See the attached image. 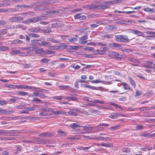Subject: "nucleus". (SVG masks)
Here are the masks:
<instances>
[{
    "label": "nucleus",
    "instance_id": "obj_23",
    "mask_svg": "<svg viewBox=\"0 0 155 155\" xmlns=\"http://www.w3.org/2000/svg\"><path fill=\"white\" fill-rule=\"evenodd\" d=\"M12 43L15 44H21L23 43V41L19 39H16L12 41Z\"/></svg>",
    "mask_w": 155,
    "mask_h": 155
},
{
    "label": "nucleus",
    "instance_id": "obj_52",
    "mask_svg": "<svg viewBox=\"0 0 155 155\" xmlns=\"http://www.w3.org/2000/svg\"><path fill=\"white\" fill-rule=\"evenodd\" d=\"M40 110L45 112H51V111L52 110V109L47 108H42L40 109Z\"/></svg>",
    "mask_w": 155,
    "mask_h": 155
},
{
    "label": "nucleus",
    "instance_id": "obj_6",
    "mask_svg": "<svg viewBox=\"0 0 155 155\" xmlns=\"http://www.w3.org/2000/svg\"><path fill=\"white\" fill-rule=\"evenodd\" d=\"M54 135V132L50 133L48 132H45L40 134L38 135L39 137H50Z\"/></svg>",
    "mask_w": 155,
    "mask_h": 155
},
{
    "label": "nucleus",
    "instance_id": "obj_20",
    "mask_svg": "<svg viewBox=\"0 0 155 155\" xmlns=\"http://www.w3.org/2000/svg\"><path fill=\"white\" fill-rule=\"evenodd\" d=\"M0 135L6 136H9L10 135V133L6 130H0Z\"/></svg>",
    "mask_w": 155,
    "mask_h": 155
},
{
    "label": "nucleus",
    "instance_id": "obj_8",
    "mask_svg": "<svg viewBox=\"0 0 155 155\" xmlns=\"http://www.w3.org/2000/svg\"><path fill=\"white\" fill-rule=\"evenodd\" d=\"M87 8L89 9H100V7L99 5L95 4H92L87 6Z\"/></svg>",
    "mask_w": 155,
    "mask_h": 155
},
{
    "label": "nucleus",
    "instance_id": "obj_47",
    "mask_svg": "<svg viewBox=\"0 0 155 155\" xmlns=\"http://www.w3.org/2000/svg\"><path fill=\"white\" fill-rule=\"evenodd\" d=\"M107 138L106 137H97L96 138V140H106V139Z\"/></svg>",
    "mask_w": 155,
    "mask_h": 155
},
{
    "label": "nucleus",
    "instance_id": "obj_24",
    "mask_svg": "<svg viewBox=\"0 0 155 155\" xmlns=\"http://www.w3.org/2000/svg\"><path fill=\"white\" fill-rule=\"evenodd\" d=\"M128 79L130 81V82L131 84V85L134 87V88H135L136 87V85L135 83V82L134 81V80L132 79V78H131L129 77L128 78Z\"/></svg>",
    "mask_w": 155,
    "mask_h": 155
},
{
    "label": "nucleus",
    "instance_id": "obj_15",
    "mask_svg": "<svg viewBox=\"0 0 155 155\" xmlns=\"http://www.w3.org/2000/svg\"><path fill=\"white\" fill-rule=\"evenodd\" d=\"M122 152L123 153V154L124 155H127V154L130 152V149L128 148L123 149L122 150Z\"/></svg>",
    "mask_w": 155,
    "mask_h": 155
},
{
    "label": "nucleus",
    "instance_id": "obj_59",
    "mask_svg": "<svg viewBox=\"0 0 155 155\" xmlns=\"http://www.w3.org/2000/svg\"><path fill=\"white\" fill-rule=\"evenodd\" d=\"M7 32V30L5 29H2L0 31V33L3 35L6 34Z\"/></svg>",
    "mask_w": 155,
    "mask_h": 155
},
{
    "label": "nucleus",
    "instance_id": "obj_25",
    "mask_svg": "<svg viewBox=\"0 0 155 155\" xmlns=\"http://www.w3.org/2000/svg\"><path fill=\"white\" fill-rule=\"evenodd\" d=\"M123 85L124 87V88L125 89L127 90H131V88L130 87L129 85L125 83H123L122 84Z\"/></svg>",
    "mask_w": 155,
    "mask_h": 155
},
{
    "label": "nucleus",
    "instance_id": "obj_21",
    "mask_svg": "<svg viewBox=\"0 0 155 155\" xmlns=\"http://www.w3.org/2000/svg\"><path fill=\"white\" fill-rule=\"evenodd\" d=\"M44 51L43 48H38L36 50L35 52L38 54H41L43 53Z\"/></svg>",
    "mask_w": 155,
    "mask_h": 155
},
{
    "label": "nucleus",
    "instance_id": "obj_9",
    "mask_svg": "<svg viewBox=\"0 0 155 155\" xmlns=\"http://www.w3.org/2000/svg\"><path fill=\"white\" fill-rule=\"evenodd\" d=\"M79 112L78 110L74 109H71L69 112V114L70 115L75 116L77 115V114Z\"/></svg>",
    "mask_w": 155,
    "mask_h": 155
},
{
    "label": "nucleus",
    "instance_id": "obj_48",
    "mask_svg": "<svg viewBox=\"0 0 155 155\" xmlns=\"http://www.w3.org/2000/svg\"><path fill=\"white\" fill-rule=\"evenodd\" d=\"M61 26V25L59 23H56L53 24L52 25V27L53 28H57Z\"/></svg>",
    "mask_w": 155,
    "mask_h": 155
},
{
    "label": "nucleus",
    "instance_id": "obj_53",
    "mask_svg": "<svg viewBox=\"0 0 155 155\" xmlns=\"http://www.w3.org/2000/svg\"><path fill=\"white\" fill-rule=\"evenodd\" d=\"M104 37L105 38H106L108 39L112 37V35L111 34H106L104 36Z\"/></svg>",
    "mask_w": 155,
    "mask_h": 155
},
{
    "label": "nucleus",
    "instance_id": "obj_7",
    "mask_svg": "<svg viewBox=\"0 0 155 155\" xmlns=\"http://www.w3.org/2000/svg\"><path fill=\"white\" fill-rule=\"evenodd\" d=\"M71 127L73 129H76L77 127H84V128H87V126H81L79 125L77 123H72L71 124Z\"/></svg>",
    "mask_w": 155,
    "mask_h": 155
},
{
    "label": "nucleus",
    "instance_id": "obj_1",
    "mask_svg": "<svg viewBox=\"0 0 155 155\" xmlns=\"http://www.w3.org/2000/svg\"><path fill=\"white\" fill-rule=\"evenodd\" d=\"M23 142L27 143H35L38 144H45L48 143L49 141L47 140H45L42 139H41L38 138H33L31 139L25 140Z\"/></svg>",
    "mask_w": 155,
    "mask_h": 155
},
{
    "label": "nucleus",
    "instance_id": "obj_39",
    "mask_svg": "<svg viewBox=\"0 0 155 155\" xmlns=\"http://www.w3.org/2000/svg\"><path fill=\"white\" fill-rule=\"evenodd\" d=\"M33 91H36L37 90H38V91H42L43 90L45 91V90L42 89H41L38 88L36 87L32 86L31 89Z\"/></svg>",
    "mask_w": 155,
    "mask_h": 155
},
{
    "label": "nucleus",
    "instance_id": "obj_41",
    "mask_svg": "<svg viewBox=\"0 0 155 155\" xmlns=\"http://www.w3.org/2000/svg\"><path fill=\"white\" fill-rule=\"evenodd\" d=\"M150 109L149 107H141L140 108V111H146Z\"/></svg>",
    "mask_w": 155,
    "mask_h": 155
},
{
    "label": "nucleus",
    "instance_id": "obj_44",
    "mask_svg": "<svg viewBox=\"0 0 155 155\" xmlns=\"http://www.w3.org/2000/svg\"><path fill=\"white\" fill-rule=\"evenodd\" d=\"M48 61L49 60L45 58L41 59L40 60V62L41 63H47Z\"/></svg>",
    "mask_w": 155,
    "mask_h": 155
},
{
    "label": "nucleus",
    "instance_id": "obj_32",
    "mask_svg": "<svg viewBox=\"0 0 155 155\" xmlns=\"http://www.w3.org/2000/svg\"><path fill=\"white\" fill-rule=\"evenodd\" d=\"M26 85H16V88L19 89H26Z\"/></svg>",
    "mask_w": 155,
    "mask_h": 155
},
{
    "label": "nucleus",
    "instance_id": "obj_26",
    "mask_svg": "<svg viewBox=\"0 0 155 155\" xmlns=\"http://www.w3.org/2000/svg\"><path fill=\"white\" fill-rule=\"evenodd\" d=\"M17 94H19L21 96H25L28 95V92H24L21 91H18L17 92Z\"/></svg>",
    "mask_w": 155,
    "mask_h": 155
},
{
    "label": "nucleus",
    "instance_id": "obj_62",
    "mask_svg": "<svg viewBox=\"0 0 155 155\" xmlns=\"http://www.w3.org/2000/svg\"><path fill=\"white\" fill-rule=\"evenodd\" d=\"M111 55L116 57L119 56V54L118 53L115 52H113L111 53Z\"/></svg>",
    "mask_w": 155,
    "mask_h": 155
},
{
    "label": "nucleus",
    "instance_id": "obj_60",
    "mask_svg": "<svg viewBox=\"0 0 155 155\" xmlns=\"http://www.w3.org/2000/svg\"><path fill=\"white\" fill-rule=\"evenodd\" d=\"M101 126H104L108 127V126H109V124H106V123L100 124L98 126V127H100Z\"/></svg>",
    "mask_w": 155,
    "mask_h": 155
},
{
    "label": "nucleus",
    "instance_id": "obj_28",
    "mask_svg": "<svg viewBox=\"0 0 155 155\" xmlns=\"http://www.w3.org/2000/svg\"><path fill=\"white\" fill-rule=\"evenodd\" d=\"M19 53V51L12 50L10 52V53L12 55H15Z\"/></svg>",
    "mask_w": 155,
    "mask_h": 155
},
{
    "label": "nucleus",
    "instance_id": "obj_13",
    "mask_svg": "<svg viewBox=\"0 0 155 155\" xmlns=\"http://www.w3.org/2000/svg\"><path fill=\"white\" fill-rule=\"evenodd\" d=\"M42 18L41 17H34L30 18L31 23H35L41 20Z\"/></svg>",
    "mask_w": 155,
    "mask_h": 155
},
{
    "label": "nucleus",
    "instance_id": "obj_10",
    "mask_svg": "<svg viewBox=\"0 0 155 155\" xmlns=\"http://www.w3.org/2000/svg\"><path fill=\"white\" fill-rule=\"evenodd\" d=\"M142 9L144 12H148L150 14H152L154 12V9L153 8H150L149 7H146L143 8Z\"/></svg>",
    "mask_w": 155,
    "mask_h": 155
},
{
    "label": "nucleus",
    "instance_id": "obj_49",
    "mask_svg": "<svg viewBox=\"0 0 155 155\" xmlns=\"http://www.w3.org/2000/svg\"><path fill=\"white\" fill-rule=\"evenodd\" d=\"M93 103H99L101 104H104V102L98 100H94L93 101Z\"/></svg>",
    "mask_w": 155,
    "mask_h": 155
},
{
    "label": "nucleus",
    "instance_id": "obj_29",
    "mask_svg": "<svg viewBox=\"0 0 155 155\" xmlns=\"http://www.w3.org/2000/svg\"><path fill=\"white\" fill-rule=\"evenodd\" d=\"M128 60L130 61L131 62L136 63H140V61L134 59L133 58H129L128 59Z\"/></svg>",
    "mask_w": 155,
    "mask_h": 155
},
{
    "label": "nucleus",
    "instance_id": "obj_30",
    "mask_svg": "<svg viewBox=\"0 0 155 155\" xmlns=\"http://www.w3.org/2000/svg\"><path fill=\"white\" fill-rule=\"evenodd\" d=\"M70 87L69 86L61 85L59 86V88L62 90H67L68 88Z\"/></svg>",
    "mask_w": 155,
    "mask_h": 155
},
{
    "label": "nucleus",
    "instance_id": "obj_43",
    "mask_svg": "<svg viewBox=\"0 0 155 155\" xmlns=\"http://www.w3.org/2000/svg\"><path fill=\"white\" fill-rule=\"evenodd\" d=\"M91 82L92 83H103L104 81H100L99 80H96L92 81H91Z\"/></svg>",
    "mask_w": 155,
    "mask_h": 155
},
{
    "label": "nucleus",
    "instance_id": "obj_42",
    "mask_svg": "<svg viewBox=\"0 0 155 155\" xmlns=\"http://www.w3.org/2000/svg\"><path fill=\"white\" fill-rule=\"evenodd\" d=\"M29 51H28L27 53L25 52H20V53H19L20 55L22 56H27Z\"/></svg>",
    "mask_w": 155,
    "mask_h": 155
},
{
    "label": "nucleus",
    "instance_id": "obj_27",
    "mask_svg": "<svg viewBox=\"0 0 155 155\" xmlns=\"http://www.w3.org/2000/svg\"><path fill=\"white\" fill-rule=\"evenodd\" d=\"M33 94L34 96L39 97H44L45 96L43 93H39L37 92H34L33 93Z\"/></svg>",
    "mask_w": 155,
    "mask_h": 155
},
{
    "label": "nucleus",
    "instance_id": "obj_5",
    "mask_svg": "<svg viewBox=\"0 0 155 155\" xmlns=\"http://www.w3.org/2000/svg\"><path fill=\"white\" fill-rule=\"evenodd\" d=\"M23 18L22 17H12L9 19V21L11 22H18L19 21H22Z\"/></svg>",
    "mask_w": 155,
    "mask_h": 155
},
{
    "label": "nucleus",
    "instance_id": "obj_2",
    "mask_svg": "<svg viewBox=\"0 0 155 155\" xmlns=\"http://www.w3.org/2000/svg\"><path fill=\"white\" fill-rule=\"evenodd\" d=\"M115 37L116 40L120 42H128L130 40L128 39V37L127 36L124 35H115Z\"/></svg>",
    "mask_w": 155,
    "mask_h": 155
},
{
    "label": "nucleus",
    "instance_id": "obj_46",
    "mask_svg": "<svg viewBox=\"0 0 155 155\" xmlns=\"http://www.w3.org/2000/svg\"><path fill=\"white\" fill-rule=\"evenodd\" d=\"M85 50L88 51H94V48L92 47H88L84 48Z\"/></svg>",
    "mask_w": 155,
    "mask_h": 155
},
{
    "label": "nucleus",
    "instance_id": "obj_31",
    "mask_svg": "<svg viewBox=\"0 0 155 155\" xmlns=\"http://www.w3.org/2000/svg\"><path fill=\"white\" fill-rule=\"evenodd\" d=\"M68 40L71 42H75L77 41L78 40L77 38L74 37L73 38H68Z\"/></svg>",
    "mask_w": 155,
    "mask_h": 155
},
{
    "label": "nucleus",
    "instance_id": "obj_58",
    "mask_svg": "<svg viewBox=\"0 0 155 155\" xmlns=\"http://www.w3.org/2000/svg\"><path fill=\"white\" fill-rule=\"evenodd\" d=\"M81 15V14H77L76 15H75L74 16V18L75 19H79V20H80V17Z\"/></svg>",
    "mask_w": 155,
    "mask_h": 155
},
{
    "label": "nucleus",
    "instance_id": "obj_64",
    "mask_svg": "<svg viewBox=\"0 0 155 155\" xmlns=\"http://www.w3.org/2000/svg\"><path fill=\"white\" fill-rule=\"evenodd\" d=\"M18 38L21 39H25V35H20L19 37Z\"/></svg>",
    "mask_w": 155,
    "mask_h": 155
},
{
    "label": "nucleus",
    "instance_id": "obj_35",
    "mask_svg": "<svg viewBox=\"0 0 155 155\" xmlns=\"http://www.w3.org/2000/svg\"><path fill=\"white\" fill-rule=\"evenodd\" d=\"M9 49L8 47L7 46H2L0 47V50L2 51H5Z\"/></svg>",
    "mask_w": 155,
    "mask_h": 155
},
{
    "label": "nucleus",
    "instance_id": "obj_14",
    "mask_svg": "<svg viewBox=\"0 0 155 155\" xmlns=\"http://www.w3.org/2000/svg\"><path fill=\"white\" fill-rule=\"evenodd\" d=\"M41 29L40 28L38 27H34L30 29V31L32 32H36L37 33L39 32Z\"/></svg>",
    "mask_w": 155,
    "mask_h": 155
},
{
    "label": "nucleus",
    "instance_id": "obj_40",
    "mask_svg": "<svg viewBox=\"0 0 155 155\" xmlns=\"http://www.w3.org/2000/svg\"><path fill=\"white\" fill-rule=\"evenodd\" d=\"M5 86L8 87L12 88H16V85H14L10 84H6Z\"/></svg>",
    "mask_w": 155,
    "mask_h": 155
},
{
    "label": "nucleus",
    "instance_id": "obj_34",
    "mask_svg": "<svg viewBox=\"0 0 155 155\" xmlns=\"http://www.w3.org/2000/svg\"><path fill=\"white\" fill-rule=\"evenodd\" d=\"M12 140V137H0V140Z\"/></svg>",
    "mask_w": 155,
    "mask_h": 155
},
{
    "label": "nucleus",
    "instance_id": "obj_33",
    "mask_svg": "<svg viewBox=\"0 0 155 155\" xmlns=\"http://www.w3.org/2000/svg\"><path fill=\"white\" fill-rule=\"evenodd\" d=\"M28 35L33 38H38L40 37V35L38 34L32 33L29 34Z\"/></svg>",
    "mask_w": 155,
    "mask_h": 155
},
{
    "label": "nucleus",
    "instance_id": "obj_38",
    "mask_svg": "<svg viewBox=\"0 0 155 155\" xmlns=\"http://www.w3.org/2000/svg\"><path fill=\"white\" fill-rule=\"evenodd\" d=\"M96 54H104L105 53V52L102 50H97L95 51Z\"/></svg>",
    "mask_w": 155,
    "mask_h": 155
},
{
    "label": "nucleus",
    "instance_id": "obj_19",
    "mask_svg": "<svg viewBox=\"0 0 155 155\" xmlns=\"http://www.w3.org/2000/svg\"><path fill=\"white\" fill-rule=\"evenodd\" d=\"M18 28H21L23 30H25L27 29V27L23 25H17L15 26V29Z\"/></svg>",
    "mask_w": 155,
    "mask_h": 155
},
{
    "label": "nucleus",
    "instance_id": "obj_22",
    "mask_svg": "<svg viewBox=\"0 0 155 155\" xmlns=\"http://www.w3.org/2000/svg\"><path fill=\"white\" fill-rule=\"evenodd\" d=\"M108 46L111 47H121V45L117 43H113L109 44Z\"/></svg>",
    "mask_w": 155,
    "mask_h": 155
},
{
    "label": "nucleus",
    "instance_id": "obj_36",
    "mask_svg": "<svg viewBox=\"0 0 155 155\" xmlns=\"http://www.w3.org/2000/svg\"><path fill=\"white\" fill-rule=\"evenodd\" d=\"M120 115L119 114H115L113 115H111L110 117L113 119H115L116 118L119 117Z\"/></svg>",
    "mask_w": 155,
    "mask_h": 155
},
{
    "label": "nucleus",
    "instance_id": "obj_45",
    "mask_svg": "<svg viewBox=\"0 0 155 155\" xmlns=\"http://www.w3.org/2000/svg\"><path fill=\"white\" fill-rule=\"evenodd\" d=\"M130 32L132 33L133 34L135 35H137L138 34V32L139 31L137 30H133V29H130Z\"/></svg>",
    "mask_w": 155,
    "mask_h": 155
},
{
    "label": "nucleus",
    "instance_id": "obj_57",
    "mask_svg": "<svg viewBox=\"0 0 155 155\" xmlns=\"http://www.w3.org/2000/svg\"><path fill=\"white\" fill-rule=\"evenodd\" d=\"M136 94H135V96H139L140 95L142 94V92L140 91L137 90H136Z\"/></svg>",
    "mask_w": 155,
    "mask_h": 155
},
{
    "label": "nucleus",
    "instance_id": "obj_16",
    "mask_svg": "<svg viewBox=\"0 0 155 155\" xmlns=\"http://www.w3.org/2000/svg\"><path fill=\"white\" fill-rule=\"evenodd\" d=\"M39 45L41 46H50L51 45V43L50 42H46L44 41V40L42 41L39 44Z\"/></svg>",
    "mask_w": 155,
    "mask_h": 155
},
{
    "label": "nucleus",
    "instance_id": "obj_18",
    "mask_svg": "<svg viewBox=\"0 0 155 155\" xmlns=\"http://www.w3.org/2000/svg\"><path fill=\"white\" fill-rule=\"evenodd\" d=\"M57 49H66L67 48L68 46L63 44H61L60 45L57 46Z\"/></svg>",
    "mask_w": 155,
    "mask_h": 155
},
{
    "label": "nucleus",
    "instance_id": "obj_56",
    "mask_svg": "<svg viewBox=\"0 0 155 155\" xmlns=\"http://www.w3.org/2000/svg\"><path fill=\"white\" fill-rule=\"evenodd\" d=\"M28 113H29V111L35 110V108L33 107H27L26 108Z\"/></svg>",
    "mask_w": 155,
    "mask_h": 155
},
{
    "label": "nucleus",
    "instance_id": "obj_50",
    "mask_svg": "<svg viewBox=\"0 0 155 155\" xmlns=\"http://www.w3.org/2000/svg\"><path fill=\"white\" fill-rule=\"evenodd\" d=\"M101 145L102 146L105 147H109L111 146L110 143H101Z\"/></svg>",
    "mask_w": 155,
    "mask_h": 155
},
{
    "label": "nucleus",
    "instance_id": "obj_54",
    "mask_svg": "<svg viewBox=\"0 0 155 155\" xmlns=\"http://www.w3.org/2000/svg\"><path fill=\"white\" fill-rule=\"evenodd\" d=\"M88 112L91 113L97 114L98 112V111L96 110L91 109L89 110Z\"/></svg>",
    "mask_w": 155,
    "mask_h": 155
},
{
    "label": "nucleus",
    "instance_id": "obj_17",
    "mask_svg": "<svg viewBox=\"0 0 155 155\" xmlns=\"http://www.w3.org/2000/svg\"><path fill=\"white\" fill-rule=\"evenodd\" d=\"M51 111L54 114H63L65 113L64 111L62 110L54 111L52 109Z\"/></svg>",
    "mask_w": 155,
    "mask_h": 155
},
{
    "label": "nucleus",
    "instance_id": "obj_51",
    "mask_svg": "<svg viewBox=\"0 0 155 155\" xmlns=\"http://www.w3.org/2000/svg\"><path fill=\"white\" fill-rule=\"evenodd\" d=\"M33 101H36L35 103H42L41 100L38 98H37L36 97H34Z\"/></svg>",
    "mask_w": 155,
    "mask_h": 155
},
{
    "label": "nucleus",
    "instance_id": "obj_37",
    "mask_svg": "<svg viewBox=\"0 0 155 155\" xmlns=\"http://www.w3.org/2000/svg\"><path fill=\"white\" fill-rule=\"evenodd\" d=\"M126 100V97H120L117 100V102L119 103H121L122 102L125 101Z\"/></svg>",
    "mask_w": 155,
    "mask_h": 155
},
{
    "label": "nucleus",
    "instance_id": "obj_12",
    "mask_svg": "<svg viewBox=\"0 0 155 155\" xmlns=\"http://www.w3.org/2000/svg\"><path fill=\"white\" fill-rule=\"evenodd\" d=\"M152 135H155V133L151 135H150L148 133L146 132H144L143 133H141L140 134V136L143 137H149Z\"/></svg>",
    "mask_w": 155,
    "mask_h": 155
},
{
    "label": "nucleus",
    "instance_id": "obj_4",
    "mask_svg": "<svg viewBox=\"0 0 155 155\" xmlns=\"http://www.w3.org/2000/svg\"><path fill=\"white\" fill-rule=\"evenodd\" d=\"M88 38V36L87 35L85 34L84 36L79 38V43L82 45H85L87 42V41H86Z\"/></svg>",
    "mask_w": 155,
    "mask_h": 155
},
{
    "label": "nucleus",
    "instance_id": "obj_63",
    "mask_svg": "<svg viewBox=\"0 0 155 155\" xmlns=\"http://www.w3.org/2000/svg\"><path fill=\"white\" fill-rule=\"evenodd\" d=\"M8 28L15 29V26L14 25H9L8 26Z\"/></svg>",
    "mask_w": 155,
    "mask_h": 155
},
{
    "label": "nucleus",
    "instance_id": "obj_11",
    "mask_svg": "<svg viewBox=\"0 0 155 155\" xmlns=\"http://www.w3.org/2000/svg\"><path fill=\"white\" fill-rule=\"evenodd\" d=\"M152 64H153V62L152 61H146V64L144 66V67L145 68H151L154 70L155 69L154 67L150 66V65Z\"/></svg>",
    "mask_w": 155,
    "mask_h": 155
},
{
    "label": "nucleus",
    "instance_id": "obj_3",
    "mask_svg": "<svg viewBox=\"0 0 155 155\" xmlns=\"http://www.w3.org/2000/svg\"><path fill=\"white\" fill-rule=\"evenodd\" d=\"M112 4L113 3L111 1L102 2L101 4V6H100V9H104L109 8L110 7L109 5Z\"/></svg>",
    "mask_w": 155,
    "mask_h": 155
},
{
    "label": "nucleus",
    "instance_id": "obj_61",
    "mask_svg": "<svg viewBox=\"0 0 155 155\" xmlns=\"http://www.w3.org/2000/svg\"><path fill=\"white\" fill-rule=\"evenodd\" d=\"M23 23L26 24H28L31 23L30 18H29L28 20H25L23 22Z\"/></svg>",
    "mask_w": 155,
    "mask_h": 155
},
{
    "label": "nucleus",
    "instance_id": "obj_55",
    "mask_svg": "<svg viewBox=\"0 0 155 155\" xmlns=\"http://www.w3.org/2000/svg\"><path fill=\"white\" fill-rule=\"evenodd\" d=\"M51 30L49 28H47L44 29L43 31V32L44 33H49L51 32Z\"/></svg>",
    "mask_w": 155,
    "mask_h": 155
}]
</instances>
